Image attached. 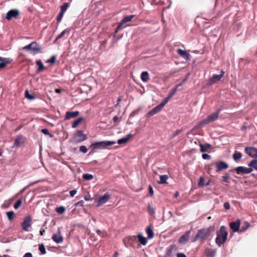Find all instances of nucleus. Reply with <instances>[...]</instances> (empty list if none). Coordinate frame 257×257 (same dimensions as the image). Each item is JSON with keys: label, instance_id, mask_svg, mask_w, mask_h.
I'll return each instance as SVG.
<instances>
[{"label": "nucleus", "instance_id": "1a4fd4ad", "mask_svg": "<svg viewBox=\"0 0 257 257\" xmlns=\"http://www.w3.org/2000/svg\"><path fill=\"white\" fill-rule=\"evenodd\" d=\"M20 15V12L17 10H11L8 12L6 14V19L10 20L12 18H16Z\"/></svg>", "mask_w": 257, "mask_h": 257}, {"label": "nucleus", "instance_id": "2eb2a0df", "mask_svg": "<svg viewBox=\"0 0 257 257\" xmlns=\"http://www.w3.org/2000/svg\"><path fill=\"white\" fill-rule=\"evenodd\" d=\"M177 52L178 55H179L182 57L184 58L186 60H189L190 59V55L185 50H182L181 49H178L177 50Z\"/></svg>", "mask_w": 257, "mask_h": 257}, {"label": "nucleus", "instance_id": "aec40b11", "mask_svg": "<svg viewBox=\"0 0 257 257\" xmlns=\"http://www.w3.org/2000/svg\"><path fill=\"white\" fill-rule=\"evenodd\" d=\"M216 252V249L206 248L205 250V253L207 257H214Z\"/></svg>", "mask_w": 257, "mask_h": 257}, {"label": "nucleus", "instance_id": "473e14b6", "mask_svg": "<svg viewBox=\"0 0 257 257\" xmlns=\"http://www.w3.org/2000/svg\"><path fill=\"white\" fill-rule=\"evenodd\" d=\"M249 226L250 224L248 222H244L242 226L240 228L239 232H242L245 231Z\"/></svg>", "mask_w": 257, "mask_h": 257}, {"label": "nucleus", "instance_id": "6ab92c4d", "mask_svg": "<svg viewBox=\"0 0 257 257\" xmlns=\"http://www.w3.org/2000/svg\"><path fill=\"white\" fill-rule=\"evenodd\" d=\"M162 108L163 107L159 104L152 109L151 111L148 112V115L149 116L154 115V114L160 111Z\"/></svg>", "mask_w": 257, "mask_h": 257}, {"label": "nucleus", "instance_id": "9d476101", "mask_svg": "<svg viewBox=\"0 0 257 257\" xmlns=\"http://www.w3.org/2000/svg\"><path fill=\"white\" fill-rule=\"evenodd\" d=\"M215 165L217 168L216 170L217 172L227 169L228 168V165L223 161L217 162L215 163Z\"/></svg>", "mask_w": 257, "mask_h": 257}, {"label": "nucleus", "instance_id": "4d7b16f0", "mask_svg": "<svg viewBox=\"0 0 257 257\" xmlns=\"http://www.w3.org/2000/svg\"><path fill=\"white\" fill-rule=\"evenodd\" d=\"M96 232H97V233L99 235H100V236H105V235H106V232H104V231H101V230H99V229H97V230H96Z\"/></svg>", "mask_w": 257, "mask_h": 257}, {"label": "nucleus", "instance_id": "dca6fc26", "mask_svg": "<svg viewBox=\"0 0 257 257\" xmlns=\"http://www.w3.org/2000/svg\"><path fill=\"white\" fill-rule=\"evenodd\" d=\"M71 142L72 144H76L80 142V131H78L74 135Z\"/></svg>", "mask_w": 257, "mask_h": 257}, {"label": "nucleus", "instance_id": "de8ad7c7", "mask_svg": "<svg viewBox=\"0 0 257 257\" xmlns=\"http://www.w3.org/2000/svg\"><path fill=\"white\" fill-rule=\"evenodd\" d=\"M64 14V13L60 12L59 14H58V15L57 16V18H56L58 23H60L61 21L62 18L63 17Z\"/></svg>", "mask_w": 257, "mask_h": 257}, {"label": "nucleus", "instance_id": "49530a36", "mask_svg": "<svg viewBox=\"0 0 257 257\" xmlns=\"http://www.w3.org/2000/svg\"><path fill=\"white\" fill-rule=\"evenodd\" d=\"M39 249L42 254H44L46 253L45 247L43 244H41L39 245Z\"/></svg>", "mask_w": 257, "mask_h": 257}, {"label": "nucleus", "instance_id": "6e6552de", "mask_svg": "<svg viewBox=\"0 0 257 257\" xmlns=\"http://www.w3.org/2000/svg\"><path fill=\"white\" fill-rule=\"evenodd\" d=\"M245 152L252 158H257V149L253 147H246Z\"/></svg>", "mask_w": 257, "mask_h": 257}, {"label": "nucleus", "instance_id": "0eeeda50", "mask_svg": "<svg viewBox=\"0 0 257 257\" xmlns=\"http://www.w3.org/2000/svg\"><path fill=\"white\" fill-rule=\"evenodd\" d=\"M235 170L237 174H246L251 173L252 171V169L239 166L237 167Z\"/></svg>", "mask_w": 257, "mask_h": 257}, {"label": "nucleus", "instance_id": "ddd939ff", "mask_svg": "<svg viewBox=\"0 0 257 257\" xmlns=\"http://www.w3.org/2000/svg\"><path fill=\"white\" fill-rule=\"evenodd\" d=\"M221 110V108H219L217 110L216 112L212 113L207 116L210 122L216 120L218 118L219 114Z\"/></svg>", "mask_w": 257, "mask_h": 257}, {"label": "nucleus", "instance_id": "423d86ee", "mask_svg": "<svg viewBox=\"0 0 257 257\" xmlns=\"http://www.w3.org/2000/svg\"><path fill=\"white\" fill-rule=\"evenodd\" d=\"M225 72L221 70L220 74L219 75L214 74L212 77L209 79L208 82V85H212L215 83L219 81L223 77Z\"/></svg>", "mask_w": 257, "mask_h": 257}, {"label": "nucleus", "instance_id": "bb28decb", "mask_svg": "<svg viewBox=\"0 0 257 257\" xmlns=\"http://www.w3.org/2000/svg\"><path fill=\"white\" fill-rule=\"evenodd\" d=\"M141 78L143 82H148L150 79L148 72L147 71L143 72L141 75Z\"/></svg>", "mask_w": 257, "mask_h": 257}, {"label": "nucleus", "instance_id": "f3484780", "mask_svg": "<svg viewBox=\"0 0 257 257\" xmlns=\"http://www.w3.org/2000/svg\"><path fill=\"white\" fill-rule=\"evenodd\" d=\"M31 44H34L32 46V51L33 54H35L38 53H41V48L36 42L31 43Z\"/></svg>", "mask_w": 257, "mask_h": 257}, {"label": "nucleus", "instance_id": "5fc2aeb1", "mask_svg": "<svg viewBox=\"0 0 257 257\" xmlns=\"http://www.w3.org/2000/svg\"><path fill=\"white\" fill-rule=\"evenodd\" d=\"M56 57L53 56H52L50 59H49L48 61H47V62L48 63H51V64H54L56 62Z\"/></svg>", "mask_w": 257, "mask_h": 257}, {"label": "nucleus", "instance_id": "680f3d73", "mask_svg": "<svg viewBox=\"0 0 257 257\" xmlns=\"http://www.w3.org/2000/svg\"><path fill=\"white\" fill-rule=\"evenodd\" d=\"M87 151V149L85 146H81V152L86 153Z\"/></svg>", "mask_w": 257, "mask_h": 257}, {"label": "nucleus", "instance_id": "a18cd8bd", "mask_svg": "<svg viewBox=\"0 0 257 257\" xmlns=\"http://www.w3.org/2000/svg\"><path fill=\"white\" fill-rule=\"evenodd\" d=\"M25 97L30 99V100H33L35 98V96L33 95H31L29 93V91L28 90H26L25 91Z\"/></svg>", "mask_w": 257, "mask_h": 257}, {"label": "nucleus", "instance_id": "f03ea898", "mask_svg": "<svg viewBox=\"0 0 257 257\" xmlns=\"http://www.w3.org/2000/svg\"><path fill=\"white\" fill-rule=\"evenodd\" d=\"M209 236V230L207 229L202 228L198 230L192 241L195 242L198 240H203L206 239Z\"/></svg>", "mask_w": 257, "mask_h": 257}, {"label": "nucleus", "instance_id": "412c9836", "mask_svg": "<svg viewBox=\"0 0 257 257\" xmlns=\"http://www.w3.org/2000/svg\"><path fill=\"white\" fill-rule=\"evenodd\" d=\"M133 137V135L131 134H128L125 137L119 139L117 141V143L119 145L126 143L129 140Z\"/></svg>", "mask_w": 257, "mask_h": 257}, {"label": "nucleus", "instance_id": "4468645a", "mask_svg": "<svg viewBox=\"0 0 257 257\" xmlns=\"http://www.w3.org/2000/svg\"><path fill=\"white\" fill-rule=\"evenodd\" d=\"M12 61V60L9 58L0 57V69L4 68L7 64L11 63Z\"/></svg>", "mask_w": 257, "mask_h": 257}, {"label": "nucleus", "instance_id": "cd10ccee", "mask_svg": "<svg viewBox=\"0 0 257 257\" xmlns=\"http://www.w3.org/2000/svg\"><path fill=\"white\" fill-rule=\"evenodd\" d=\"M135 17V15H130L124 17L120 23L121 25H123L127 22H130Z\"/></svg>", "mask_w": 257, "mask_h": 257}, {"label": "nucleus", "instance_id": "052dcab7", "mask_svg": "<svg viewBox=\"0 0 257 257\" xmlns=\"http://www.w3.org/2000/svg\"><path fill=\"white\" fill-rule=\"evenodd\" d=\"M123 26V25H121L120 23L119 24V25L117 26L116 28L115 29V30L114 31V33L116 34L117 33L119 30L121 28V27Z\"/></svg>", "mask_w": 257, "mask_h": 257}, {"label": "nucleus", "instance_id": "338daca9", "mask_svg": "<svg viewBox=\"0 0 257 257\" xmlns=\"http://www.w3.org/2000/svg\"><path fill=\"white\" fill-rule=\"evenodd\" d=\"M177 257H186V256L184 253H178Z\"/></svg>", "mask_w": 257, "mask_h": 257}, {"label": "nucleus", "instance_id": "f8f14e48", "mask_svg": "<svg viewBox=\"0 0 257 257\" xmlns=\"http://www.w3.org/2000/svg\"><path fill=\"white\" fill-rule=\"evenodd\" d=\"M191 233V231L188 230L186 231L185 234L180 236L179 239V242L180 244L185 243L189 239Z\"/></svg>", "mask_w": 257, "mask_h": 257}, {"label": "nucleus", "instance_id": "6e6d98bb", "mask_svg": "<svg viewBox=\"0 0 257 257\" xmlns=\"http://www.w3.org/2000/svg\"><path fill=\"white\" fill-rule=\"evenodd\" d=\"M41 132L46 135H49L51 137L52 136V135L49 133L48 130L47 128L42 129Z\"/></svg>", "mask_w": 257, "mask_h": 257}, {"label": "nucleus", "instance_id": "e2e57ef3", "mask_svg": "<svg viewBox=\"0 0 257 257\" xmlns=\"http://www.w3.org/2000/svg\"><path fill=\"white\" fill-rule=\"evenodd\" d=\"M77 193V191L76 190H71L70 191V194L71 197H73Z\"/></svg>", "mask_w": 257, "mask_h": 257}, {"label": "nucleus", "instance_id": "58836bf2", "mask_svg": "<svg viewBox=\"0 0 257 257\" xmlns=\"http://www.w3.org/2000/svg\"><path fill=\"white\" fill-rule=\"evenodd\" d=\"M69 30L65 29L63 31H62L56 38L55 40L54 41V42H56L58 40L60 39V38H62L64 35L66 33H68Z\"/></svg>", "mask_w": 257, "mask_h": 257}, {"label": "nucleus", "instance_id": "c03bdc74", "mask_svg": "<svg viewBox=\"0 0 257 257\" xmlns=\"http://www.w3.org/2000/svg\"><path fill=\"white\" fill-rule=\"evenodd\" d=\"M148 210L151 215H153L155 214V209L152 207L150 204H148Z\"/></svg>", "mask_w": 257, "mask_h": 257}, {"label": "nucleus", "instance_id": "0e129e2a", "mask_svg": "<svg viewBox=\"0 0 257 257\" xmlns=\"http://www.w3.org/2000/svg\"><path fill=\"white\" fill-rule=\"evenodd\" d=\"M137 238V236H131L129 237L128 240L130 241H133L136 239Z\"/></svg>", "mask_w": 257, "mask_h": 257}, {"label": "nucleus", "instance_id": "393cba45", "mask_svg": "<svg viewBox=\"0 0 257 257\" xmlns=\"http://www.w3.org/2000/svg\"><path fill=\"white\" fill-rule=\"evenodd\" d=\"M176 249V245L172 244L169 248L167 249V251L166 253V255L169 257H171L172 256V252L173 250Z\"/></svg>", "mask_w": 257, "mask_h": 257}, {"label": "nucleus", "instance_id": "9b49d317", "mask_svg": "<svg viewBox=\"0 0 257 257\" xmlns=\"http://www.w3.org/2000/svg\"><path fill=\"white\" fill-rule=\"evenodd\" d=\"M240 225V220L237 219L235 221L231 222L229 223V227L233 232L239 231V226Z\"/></svg>", "mask_w": 257, "mask_h": 257}, {"label": "nucleus", "instance_id": "4be33fe9", "mask_svg": "<svg viewBox=\"0 0 257 257\" xmlns=\"http://www.w3.org/2000/svg\"><path fill=\"white\" fill-rule=\"evenodd\" d=\"M91 90V87L85 84H81V94H87Z\"/></svg>", "mask_w": 257, "mask_h": 257}, {"label": "nucleus", "instance_id": "b1692460", "mask_svg": "<svg viewBox=\"0 0 257 257\" xmlns=\"http://www.w3.org/2000/svg\"><path fill=\"white\" fill-rule=\"evenodd\" d=\"M199 146L201 152H206L211 147V145L209 144H206L205 145L200 144Z\"/></svg>", "mask_w": 257, "mask_h": 257}, {"label": "nucleus", "instance_id": "69168bd1", "mask_svg": "<svg viewBox=\"0 0 257 257\" xmlns=\"http://www.w3.org/2000/svg\"><path fill=\"white\" fill-rule=\"evenodd\" d=\"M250 128V126H246L245 125H243L241 127V130L242 131H245L246 129L247 128Z\"/></svg>", "mask_w": 257, "mask_h": 257}, {"label": "nucleus", "instance_id": "c85d7f7f", "mask_svg": "<svg viewBox=\"0 0 257 257\" xmlns=\"http://www.w3.org/2000/svg\"><path fill=\"white\" fill-rule=\"evenodd\" d=\"M146 233H147L149 238H152L154 237V233L151 226H149L147 228Z\"/></svg>", "mask_w": 257, "mask_h": 257}, {"label": "nucleus", "instance_id": "c756f323", "mask_svg": "<svg viewBox=\"0 0 257 257\" xmlns=\"http://www.w3.org/2000/svg\"><path fill=\"white\" fill-rule=\"evenodd\" d=\"M160 181H158L159 184H167V180L168 179V176L167 175H161L160 177Z\"/></svg>", "mask_w": 257, "mask_h": 257}, {"label": "nucleus", "instance_id": "72a5a7b5", "mask_svg": "<svg viewBox=\"0 0 257 257\" xmlns=\"http://www.w3.org/2000/svg\"><path fill=\"white\" fill-rule=\"evenodd\" d=\"M210 122L209 120L208 119V117H207L206 118L204 119L203 120L200 121L198 124L199 127H202L204 126L206 124L209 123Z\"/></svg>", "mask_w": 257, "mask_h": 257}, {"label": "nucleus", "instance_id": "8fccbe9b", "mask_svg": "<svg viewBox=\"0 0 257 257\" xmlns=\"http://www.w3.org/2000/svg\"><path fill=\"white\" fill-rule=\"evenodd\" d=\"M80 123V117L77 118L76 120H75L73 123H72V127L75 128L76 126H77Z\"/></svg>", "mask_w": 257, "mask_h": 257}, {"label": "nucleus", "instance_id": "e433bc0d", "mask_svg": "<svg viewBox=\"0 0 257 257\" xmlns=\"http://www.w3.org/2000/svg\"><path fill=\"white\" fill-rule=\"evenodd\" d=\"M82 178L86 181H89L92 180L93 178V176L92 174L86 173L83 175Z\"/></svg>", "mask_w": 257, "mask_h": 257}, {"label": "nucleus", "instance_id": "c9c22d12", "mask_svg": "<svg viewBox=\"0 0 257 257\" xmlns=\"http://www.w3.org/2000/svg\"><path fill=\"white\" fill-rule=\"evenodd\" d=\"M248 166L254 168L257 171V160L254 159L252 160L248 164Z\"/></svg>", "mask_w": 257, "mask_h": 257}, {"label": "nucleus", "instance_id": "4c0bfd02", "mask_svg": "<svg viewBox=\"0 0 257 257\" xmlns=\"http://www.w3.org/2000/svg\"><path fill=\"white\" fill-rule=\"evenodd\" d=\"M209 182L207 183H204V178L203 177H200V178H199V181L198 182V186H200V187H203L204 186V185H209Z\"/></svg>", "mask_w": 257, "mask_h": 257}, {"label": "nucleus", "instance_id": "79ce46f5", "mask_svg": "<svg viewBox=\"0 0 257 257\" xmlns=\"http://www.w3.org/2000/svg\"><path fill=\"white\" fill-rule=\"evenodd\" d=\"M69 7V4L67 3H64L63 5L60 7V12L65 13L67 8Z\"/></svg>", "mask_w": 257, "mask_h": 257}, {"label": "nucleus", "instance_id": "f704fd0d", "mask_svg": "<svg viewBox=\"0 0 257 257\" xmlns=\"http://www.w3.org/2000/svg\"><path fill=\"white\" fill-rule=\"evenodd\" d=\"M181 84H180L178 86H176L175 87L173 88L168 95L167 96L170 99L175 94V93L177 91V87L179 86H180Z\"/></svg>", "mask_w": 257, "mask_h": 257}, {"label": "nucleus", "instance_id": "7ed1b4c3", "mask_svg": "<svg viewBox=\"0 0 257 257\" xmlns=\"http://www.w3.org/2000/svg\"><path fill=\"white\" fill-rule=\"evenodd\" d=\"M115 143V142L113 141H102L99 142H95L92 143L90 147H92L93 149H104L106 148L108 146H110L112 145H114Z\"/></svg>", "mask_w": 257, "mask_h": 257}, {"label": "nucleus", "instance_id": "09e8293b", "mask_svg": "<svg viewBox=\"0 0 257 257\" xmlns=\"http://www.w3.org/2000/svg\"><path fill=\"white\" fill-rule=\"evenodd\" d=\"M22 200L21 199H19L16 202V203L14 204V208L16 209H18L21 206V205H22Z\"/></svg>", "mask_w": 257, "mask_h": 257}, {"label": "nucleus", "instance_id": "a19ab883", "mask_svg": "<svg viewBox=\"0 0 257 257\" xmlns=\"http://www.w3.org/2000/svg\"><path fill=\"white\" fill-rule=\"evenodd\" d=\"M8 219L10 221L12 220L15 216V213L13 211H9L6 213Z\"/></svg>", "mask_w": 257, "mask_h": 257}, {"label": "nucleus", "instance_id": "774afa93", "mask_svg": "<svg viewBox=\"0 0 257 257\" xmlns=\"http://www.w3.org/2000/svg\"><path fill=\"white\" fill-rule=\"evenodd\" d=\"M23 257H32V254L30 252H27L25 254Z\"/></svg>", "mask_w": 257, "mask_h": 257}, {"label": "nucleus", "instance_id": "a211bd4d", "mask_svg": "<svg viewBox=\"0 0 257 257\" xmlns=\"http://www.w3.org/2000/svg\"><path fill=\"white\" fill-rule=\"evenodd\" d=\"M79 113V112L78 111H74V112H70V111H67L66 113V115L65 116V119H69L72 118H75L76 117Z\"/></svg>", "mask_w": 257, "mask_h": 257}, {"label": "nucleus", "instance_id": "603ef678", "mask_svg": "<svg viewBox=\"0 0 257 257\" xmlns=\"http://www.w3.org/2000/svg\"><path fill=\"white\" fill-rule=\"evenodd\" d=\"M182 132V129H179L176 130L175 132H174L172 135V138H175L177 136H178L179 134H180Z\"/></svg>", "mask_w": 257, "mask_h": 257}, {"label": "nucleus", "instance_id": "f257e3e1", "mask_svg": "<svg viewBox=\"0 0 257 257\" xmlns=\"http://www.w3.org/2000/svg\"><path fill=\"white\" fill-rule=\"evenodd\" d=\"M227 235L228 232L226 230V227L225 226H221L216 232L215 239V242L218 246H220L225 243L227 240Z\"/></svg>", "mask_w": 257, "mask_h": 257}, {"label": "nucleus", "instance_id": "a878e982", "mask_svg": "<svg viewBox=\"0 0 257 257\" xmlns=\"http://www.w3.org/2000/svg\"><path fill=\"white\" fill-rule=\"evenodd\" d=\"M137 238L138 239L139 241L142 244L145 245L147 243V240L146 237L143 236L142 234H138L137 235Z\"/></svg>", "mask_w": 257, "mask_h": 257}, {"label": "nucleus", "instance_id": "864d4df0", "mask_svg": "<svg viewBox=\"0 0 257 257\" xmlns=\"http://www.w3.org/2000/svg\"><path fill=\"white\" fill-rule=\"evenodd\" d=\"M34 44H31V43L29 44V45H27L26 46H25V47H24L23 48V50H32V46Z\"/></svg>", "mask_w": 257, "mask_h": 257}, {"label": "nucleus", "instance_id": "bf43d9fd", "mask_svg": "<svg viewBox=\"0 0 257 257\" xmlns=\"http://www.w3.org/2000/svg\"><path fill=\"white\" fill-rule=\"evenodd\" d=\"M223 206H224V208L226 210L229 209L230 207V204H229V202H225L223 204Z\"/></svg>", "mask_w": 257, "mask_h": 257}, {"label": "nucleus", "instance_id": "2f4dec72", "mask_svg": "<svg viewBox=\"0 0 257 257\" xmlns=\"http://www.w3.org/2000/svg\"><path fill=\"white\" fill-rule=\"evenodd\" d=\"M36 63L37 65L38 66V71L41 72L45 69V67H44L41 60H37L36 61Z\"/></svg>", "mask_w": 257, "mask_h": 257}, {"label": "nucleus", "instance_id": "39448f33", "mask_svg": "<svg viewBox=\"0 0 257 257\" xmlns=\"http://www.w3.org/2000/svg\"><path fill=\"white\" fill-rule=\"evenodd\" d=\"M32 218L31 216H28L24 218L23 222L22 223V227L23 230L26 231H29V228L32 224Z\"/></svg>", "mask_w": 257, "mask_h": 257}, {"label": "nucleus", "instance_id": "5701e85b", "mask_svg": "<svg viewBox=\"0 0 257 257\" xmlns=\"http://www.w3.org/2000/svg\"><path fill=\"white\" fill-rule=\"evenodd\" d=\"M52 238L56 243H60L63 240V237L60 233L54 234Z\"/></svg>", "mask_w": 257, "mask_h": 257}, {"label": "nucleus", "instance_id": "3c124183", "mask_svg": "<svg viewBox=\"0 0 257 257\" xmlns=\"http://www.w3.org/2000/svg\"><path fill=\"white\" fill-rule=\"evenodd\" d=\"M169 100H170V98L168 96H167L166 98H165L163 100V101L161 102L160 105L162 107H163L165 105V104L169 101Z\"/></svg>", "mask_w": 257, "mask_h": 257}, {"label": "nucleus", "instance_id": "37998d69", "mask_svg": "<svg viewBox=\"0 0 257 257\" xmlns=\"http://www.w3.org/2000/svg\"><path fill=\"white\" fill-rule=\"evenodd\" d=\"M56 211L60 214H63L65 211V208L63 206H60L56 208Z\"/></svg>", "mask_w": 257, "mask_h": 257}, {"label": "nucleus", "instance_id": "20e7f679", "mask_svg": "<svg viewBox=\"0 0 257 257\" xmlns=\"http://www.w3.org/2000/svg\"><path fill=\"white\" fill-rule=\"evenodd\" d=\"M111 195L108 192H106L103 196H100L99 198L96 200L97 202V207L102 206L104 203H106L110 198Z\"/></svg>", "mask_w": 257, "mask_h": 257}, {"label": "nucleus", "instance_id": "ea45409f", "mask_svg": "<svg viewBox=\"0 0 257 257\" xmlns=\"http://www.w3.org/2000/svg\"><path fill=\"white\" fill-rule=\"evenodd\" d=\"M222 181L223 182L229 183L230 182L229 181V179H230V175L229 173H226L224 175H223L222 177Z\"/></svg>", "mask_w": 257, "mask_h": 257}, {"label": "nucleus", "instance_id": "13d9d810", "mask_svg": "<svg viewBox=\"0 0 257 257\" xmlns=\"http://www.w3.org/2000/svg\"><path fill=\"white\" fill-rule=\"evenodd\" d=\"M202 157L204 160H209L211 158V156L207 154H202Z\"/></svg>", "mask_w": 257, "mask_h": 257}, {"label": "nucleus", "instance_id": "7c9ffc66", "mask_svg": "<svg viewBox=\"0 0 257 257\" xmlns=\"http://www.w3.org/2000/svg\"><path fill=\"white\" fill-rule=\"evenodd\" d=\"M241 153L238 152H235L233 155V158L236 162H238L241 158Z\"/></svg>", "mask_w": 257, "mask_h": 257}]
</instances>
